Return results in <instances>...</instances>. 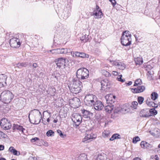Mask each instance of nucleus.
<instances>
[{
  "label": "nucleus",
  "mask_w": 160,
  "mask_h": 160,
  "mask_svg": "<svg viewBox=\"0 0 160 160\" xmlns=\"http://www.w3.org/2000/svg\"><path fill=\"white\" fill-rule=\"evenodd\" d=\"M158 97V93L155 92H152L151 95V99L153 100H156Z\"/></svg>",
  "instance_id": "nucleus-37"
},
{
  "label": "nucleus",
  "mask_w": 160,
  "mask_h": 160,
  "mask_svg": "<svg viewBox=\"0 0 160 160\" xmlns=\"http://www.w3.org/2000/svg\"><path fill=\"white\" fill-rule=\"evenodd\" d=\"M122 75H119L118 76L117 78V79L118 81H120L122 82H123L125 81V80L124 79H122Z\"/></svg>",
  "instance_id": "nucleus-44"
},
{
  "label": "nucleus",
  "mask_w": 160,
  "mask_h": 160,
  "mask_svg": "<svg viewBox=\"0 0 160 160\" xmlns=\"http://www.w3.org/2000/svg\"><path fill=\"white\" fill-rule=\"evenodd\" d=\"M140 140L139 138L138 137H136L133 138L132 142L134 143H136L138 141Z\"/></svg>",
  "instance_id": "nucleus-45"
},
{
  "label": "nucleus",
  "mask_w": 160,
  "mask_h": 160,
  "mask_svg": "<svg viewBox=\"0 0 160 160\" xmlns=\"http://www.w3.org/2000/svg\"><path fill=\"white\" fill-rule=\"evenodd\" d=\"M122 44L124 46H128L131 44V38L130 36L126 37V36L122 35L121 38Z\"/></svg>",
  "instance_id": "nucleus-11"
},
{
  "label": "nucleus",
  "mask_w": 160,
  "mask_h": 160,
  "mask_svg": "<svg viewBox=\"0 0 160 160\" xmlns=\"http://www.w3.org/2000/svg\"><path fill=\"white\" fill-rule=\"evenodd\" d=\"M150 113L153 115H156L157 114V111L155 108H152L149 110Z\"/></svg>",
  "instance_id": "nucleus-40"
},
{
  "label": "nucleus",
  "mask_w": 160,
  "mask_h": 160,
  "mask_svg": "<svg viewBox=\"0 0 160 160\" xmlns=\"http://www.w3.org/2000/svg\"><path fill=\"white\" fill-rule=\"evenodd\" d=\"M89 74V71L87 69L85 68H81L77 71L76 76L79 80H84L88 78Z\"/></svg>",
  "instance_id": "nucleus-2"
},
{
  "label": "nucleus",
  "mask_w": 160,
  "mask_h": 160,
  "mask_svg": "<svg viewBox=\"0 0 160 160\" xmlns=\"http://www.w3.org/2000/svg\"><path fill=\"white\" fill-rule=\"evenodd\" d=\"M71 54L74 57H79L80 56V52H71Z\"/></svg>",
  "instance_id": "nucleus-39"
},
{
  "label": "nucleus",
  "mask_w": 160,
  "mask_h": 160,
  "mask_svg": "<svg viewBox=\"0 0 160 160\" xmlns=\"http://www.w3.org/2000/svg\"><path fill=\"white\" fill-rule=\"evenodd\" d=\"M7 137V135L6 134L0 131V138H5Z\"/></svg>",
  "instance_id": "nucleus-49"
},
{
  "label": "nucleus",
  "mask_w": 160,
  "mask_h": 160,
  "mask_svg": "<svg viewBox=\"0 0 160 160\" xmlns=\"http://www.w3.org/2000/svg\"><path fill=\"white\" fill-rule=\"evenodd\" d=\"M8 150L10 152L13 153L15 155L19 156L20 154V152L16 150L13 147H10L9 148Z\"/></svg>",
  "instance_id": "nucleus-21"
},
{
  "label": "nucleus",
  "mask_w": 160,
  "mask_h": 160,
  "mask_svg": "<svg viewBox=\"0 0 160 160\" xmlns=\"http://www.w3.org/2000/svg\"><path fill=\"white\" fill-rule=\"evenodd\" d=\"M150 133L156 138L160 137V130L158 128H155L153 131H149Z\"/></svg>",
  "instance_id": "nucleus-18"
},
{
  "label": "nucleus",
  "mask_w": 160,
  "mask_h": 160,
  "mask_svg": "<svg viewBox=\"0 0 160 160\" xmlns=\"http://www.w3.org/2000/svg\"><path fill=\"white\" fill-rule=\"evenodd\" d=\"M140 83V80L139 79H137L134 82V86H137L138 84H139Z\"/></svg>",
  "instance_id": "nucleus-50"
},
{
  "label": "nucleus",
  "mask_w": 160,
  "mask_h": 160,
  "mask_svg": "<svg viewBox=\"0 0 160 160\" xmlns=\"http://www.w3.org/2000/svg\"><path fill=\"white\" fill-rule=\"evenodd\" d=\"M102 12L101 10H94L93 14L97 17V18H101L102 15Z\"/></svg>",
  "instance_id": "nucleus-23"
},
{
  "label": "nucleus",
  "mask_w": 160,
  "mask_h": 160,
  "mask_svg": "<svg viewBox=\"0 0 160 160\" xmlns=\"http://www.w3.org/2000/svg\"><path fill=\"white\" fill-rule=\"evenodd\" d=\"M89 55L87 54H86L84 52H80V56L79 57L82 58H88Z\"/></svg>",
  "instance_id": "nucleus-41"
},
{
  "label": "nucleus",
  "mask_w": 160,
  "mask_h": 160,
  "mask_svg": "<svg viewBox=\"0 0 160 160\" xmlns=\"http://www.w3.org/2000/svg\"><path fill=\"white\" fill-rule=\"evenodd\" d=\"M122 35H123L124 36H126V37H129V36H130V37H131V34H129V32L128 31H125L124 32H123L122 34Z\"/></svg>",
  "instance_id": "nucleus-43"
},
{
  "label": "nucleus",
  "mask_w": 160,
  "mask_h": 160,
  "mask_svg": "<svg viewBox=\"0 0 160 160\" xmlns=\"http://www.w3.org/2000/svg\"><path fill=\"white\" fill-rule=\"evenodd\" d=\"M122 110L123 111L126 112H130V109L129 108V105L128 104H125V106L122 108Z\"/></svg>",
  "instance_id": "nucleus-29"
},
{
  "label": "nucleus",
  "mask_w": 160,
  "mask_h": 160,
  "mask_svg": "<svg viewBox=\"0 0 160 160\" xmlns=\"http://www.w3.org/2000/svg\"><path fill=\"white\" fill-rule=\"evenodd\" d=\"M115 96L111 94H108L105 96V98L107 101V103L108 104H113L115 102Z\"/></svg>",
  "instance_id": "nucleus-14"
},
{
  "label": "nucleus",
  "mask_w": 160,
  "mask_h": 160,
  "mask_svg": "<svg viewBox=\"0 0 160 160\" xmlns=\"http://www.w3.org/2000/svg\"><path fill=\"white\" fill-rule=\"evenodd\" d=\"M87 157L85 153L81 154L78 158V160H87Z\"/></svg>",
  "instance_id": "nucleus-32"
},
{
  "label": "nucleus",
  "mask_w": 160,
  "mask_h": 160,
  "mask_svg": "<svg viewBox=\"0 0 160 160\" xmlns=\"http://www.w3.org/2000/svg\"><path fill=\"white\" fill-rule=\"evenodd\" d=\"M103 135H104L106 137H107L108 135V133L106 131H104L103 132Z\"/></svg>",
  "instance_id": "nucleus-56"
},
{
  "label": "nucleus",
  "mask_w": 160,
  "mask_h": 160,
  "mask_svg": "<svg viewBox=\"0 0 160 160\" xmlns=\"http://www.w3.org/2000/svg\"><path fill=\"white\" fill-rule=\"evenodd\" d=\"M31 112H32L33 113V117L34 122L35 124H38L39 123L41 119H42L41 112L38 110L34 109L31 111Z\"/></svg>",
  "instance_id": "nucleus-6"
},
{
  "label": "nucleus",
  "mask_w": 160,
  "mask_h": 160,
  "mask_svg": "<svg viewBox=\"0 0 160 160\" xmlns=\"http://www.w3.org/2000/svg\"><path fill=\"white\" fill-rule=\"evenodd\" d=\"M112 74L114 75L117 76L118 74V73L117 72L113 71L112 72Z\"/></svg>",
  "instance_id": "nucleus-59"
},
{
  "label": "nucleus",
  "mask_w": 160,
  "mask_h": 160,
  "mask_svg": "<svg viewBox=\"0 0 160 160\" xmlns=\"http://www.w3.org/2000/svg\"><path fill=\"white\" fill-rule=\"evenodd\" d=\"M57 132L58 134H59L60 136L62 138H64V136H65V135H64L62 133L61 130H57Z\"/></svg>",
  "instance_id": "nucleus-48"
},
{
  "label": "nucleus",
  "mask_w": 160,
  "mask_h": 160,
  "mask_svg": "<svg viewBox=\"0 0 160 160\" xmlns=\"http://www.w3.org/2000/svg\"><path fill=\"white\" fill-rule=\"evenodd\" d=\"M131 91L133 93H137L140 92V86H138L137 88H131Z\"/></svg>",
  "instance_id": "nucleus-35"
},
{
  "label": "nucleus",
  "mask_w": 160,
  "mask_h": 160,
  "mask_svg": "<svg viewBox=\"0 0 160 160\" xmlns=\"http://www.w3.org/2000/svg\"><path fill=\"white\" fill-rule=\"evenodd\" d=\"M108 105L104 107L105 110L109 113H110L111 111L113 110L114 113H117L118 112L119 110V109L117 110L116 109V107L114 104H107Z\"/></svg>",
  "instance_id": "nucleus-13"
},
{
  "label": "nucleus",
  "mask_w": 160,
  "mask_h": 160,
  "mask_svg": "<svg viewBox=\"0 0 160 160\" xmlns=\"http://www.w3.org/2000/svg\"><path fill=\"white\" fill-rule=\"evenodd\" d=\"M96 97L93 94H89L86 96L84 99V102L88 106H91L94 104L97 100Z\"/></svg>",
  "instance_id": "nucleus-4"
},
{
  "label": "nucleus",
  "mask_w": 160,
  "mask_h": 160,
  "mask_svg": "<svg viewBox=\"0 0 160 160\" xmlns=\"http://www.w3.org/2000/svg\"><path fill=\"white\" fill-rule=\"evenodd\" d=\"M36 158L35 157H30L28 158V160H36Z\"/></svg>",
  "instance_id": "nucleus-58"
},
{
  "label": "nucleus",
  "mask_w": 160,
  "mask_h": 160,
  "mask_svg": "<svg viewBox=\"0 0 160 160\" xmlns=\"http://www.w3.org/2000/svg\"><path fill=\"white\" fill-rule=\"evenodd\" d=\"M120 136V135L118 134H114L109 139V140L112 141L115 139L120 138V137H119Z\"/></svg>",
  "instance_id": "nucleus-36"
},
{
  "label": "nucleus",
  "mask_w": 160,
  "mask_h": 160,
  "mask_svg": "<svg viewBox=\"0 0 160 160\" xmlns=\"http://www.w3.org/2000/svg\"><path fill=\"white\" fill-rule=\"evenodd\" d=\"M69 103L71 105V107L74 108L78 107L80 106L81 103L80 99L77 97L70 99Z\"/></svg>",
  "instance_id": "nucleus-9"
},
{
  "label": "nucleus",
  "mask_w": 160,
  "mask_h": 160,
  "mask_svg": "<svg viewBox=\"0 0 160 160\" xmlns=\"http://www.w3.org/2000/svg\"><path fill=\"white\" fill-rule=\"evenodd\" d=\"M80 40L82 42L85 43L88 42H90L91 39L88 35L85 34L80 38Z\"/></svg>",
  "instance_id": "nucleus-20"
},
{
  "label": "nucleus",
  "mask_w": 160,
  "mask_h": 160,
  "mask_svg": "<svg viewBox=\"0 0 160 160\" xmlns=\"http://www.w3.org/2000/svg\"><path fill=\"white\" fill-rule=\"evenodd\" d=\"M73 83L72 85L71 91L73 93L77 94L80 92L82 88V83L79 80L73 79Z\"/></svg>",
  "instance_id": "nucleus-3"
},
{
  "label": "nucleus",
  "mask_w": 160,
  "mask_h": 160,
  "mask_svg": "<svg viewBox=\"0 0 160 160\" xmlns=\"http://www.w3.org/2000/svg\"><path fill=\"white\" fill-rule=\"evenodd\" d=\"M9 43L11 47L14 48H19L21 45V42L19 39L15 38L10 39Z\"/></svg>",
  "instance_id": "nucleus-10"
},
{
  "label": "nucleus",
  "mask_w": 160,
  "mask_h": 160,
  "mask_svg": "<svg viewBox=\"0 0 160 160\" xmlns=\"http://www.w3.org/2000/svg\"><path fill=\"white\" fill-rule=\"evenodd\" d=\"M110 1L111 2L113 6L114 7L116 3L115 0H110Z\"/></svg>",
  "instance_id": "nucleus-53"
},
{
  "label": "nucleus",
  "mask_w": 160,
  "mask_h": 160,
  "mask_svg": "<svg viewBox=\"0 0 160 160\" xmlns=\"http://www.w3.org/2000/svg\"><path fill=\"white\" fill-rule=\"evenodd\" d=\"M138 105V103L137 102L133 101L132 102V104L130 106L129 105V108L130 109H136L137 108Z\"/></svg>",
  "instance_id": "nucleus-30"
},
{
  "label": "nucleus",
  "mask_w": 160,
  "mask_h": 160,
  "mask_svg": "<svg viewBox=\"0 0 160 160\" xmlns=\"http://www.w3.org/2000/svg\"><path fill=\"white\" fill-rule=\"evenodd\" d=\"M146 103L147 104V105L149 107H151L152 106V101H148V100H147L146 101Z\"/></svg>",
  "instance_id": "nucleus-51"
},
{
  "label": "nucleus",
  "mask_w": 160,
  "mask_h": 160,
  "mask_svg": "<svg viewBox=\"0 0 160 160\" xmlns=\"http://www.w3.org/2000/svg\"><path fill=\"white\" fill-rule=\"evenodd\" d=\"M150 145L146 142L142 141L141 142V146L143 148H148Z\"/></svg>",
  "instance_id": "nucleus-27"
},
{
  "label": "nucleus",
  "mask_w": 160,
  "mask_h": 160,
  "mask_svg": "<svg viewBox=\"0 0 160 160\" xmlns=\"http://www.w3.org/2000/svg\"><path fill=\"white\" fill-rule=\"evenodd\" d=\"M12 128L13 130L17 129L18 130L22 133H23L24 130H25V129L23 128L22 126L17 124H14L12 126Z\"/></svg>",
  "instance_id": "nucleus-19"
},
{
  "label": "nucleus",
  "mask_w": 160,
  "mask_h": 160,
  "mask_svg": "<svg viewBox=\"0 0 160 160\" xmlns=\"http://www.w3.org/2000/svg\"><path fill=\"white\" fill-rule=\"evenodd\" d=\"M101 73L102 74L106 77H109L111 76L110 74L107 71L105 70H102Z\"/></svg>",
  "instance_id": "nucleus-38"
},
{
  "label": "nucleus",
  "mask_w": 160,
  "mask_h": 160,
  "mask_svg": "<svg viewBox=\"0 0 160 160\" xmlns=\"http://www.w3.org/2000/svg\"><path fill=\"white\" fill-rule=\"evenodd\" d=\"M101 85L102 88H104L105 86H107L109 83L107 80H103L101 81Z\"/></svg>",
  "instance_id": "nucleus-34"
},
{
  "label": "nucleus",
  "mask_w": 160,
  "mask_h": 160,
  "mask_svg": "<svg viewBox=\"0 0 160 160\" xmlns=\"http://www.w3.org/2000/svg\"><path fill=\"white\" fill-rule=\"evenodd\" d=\"M14 98L13 93L9 90L3 91L0 96V101L5 103L10 102Z\"/></svg>",
  "instance_id": "nucleus-1"
},
{
  "label": "nucleus",
  "mask_w": 160,
  "mask_h": 160,
  "mask_svg": "<svg viewBox=\"0 0 160 160\" xmlns=\"http://www.w3.org/2000/svg\"><path fill=\"white\" fill-rule=\"evenodd\" d=\"M144 68H145L147 72L150 70H152V69L153 68V67L150 65L148 64V63H145L144 65Z\"/></svg>",
  "instance_id": "nucleus-28"
},
{
  "label": "nucleus",
  "mask_w": 160,
  "mask_h": 160,
  "mask_svg": "<svg viewBox=\"0 0 160 160\" xmlns=\"http://www.w3.org/2000/svg\"><path fill=\"white\" fill-rule=\"evenodd\" d=\"M0 125L2 128L5 130L9 129L11 127L10 122L6 118H2L1 119L0 122Z\"/></svg>",
  "instance_id": "nucleus-7"
},
{
  "label": "nucleus",
  "mask_w": 160,
  "mask_h": 160,
  "mask_svg": "<svg viewBox=\"0 0 160 160\" xmlns=\"http://www.w3.org/2000/svg\"><path fill=\"white\" fill-rule=\"evenodd\" d=\"M99 7L97 5L96 6V9L94 10H101L100 9H99Z\"/></svg>",
  "instance_id": "nucleus-62"
},
{
  "label": "nucleus",
  "mask_w": 160,
  "mask_h": 160,
  "mask_svg": "<svg viewBox=\"0 0 160 160\" xmlns=\"http://www.w3.org/2000/svg\"><path fill=\"white\" fill-rule=\"evenodd\" d=\"M52 54L55 55H57L58 54H64L68 53V51L66 48H58L57 49H52L50 50Z\"/></svg>",
  "instance_id": "nucleus-15"
},
{
  "label": "nucleus",
  "mask_w": 160,
  "mask_h": 160,
  "mask_svg": "<svg viewBox=\"0 0 160 160\" xmlns=\"http://www.w3.org/2000/svg\"><path fill=\"white\" fill-rule=\"evenodd\" d=\"M145 89V87L144 86H141V92H143Z\"/></svg>",
  "instance_id": "nucleus-55"
},
{
  "label": "nucleus",
  "mask_w": 160,
  "mask_h": 160,
  "mask_svg": "<svg viewBox=\"0 0 160 160\" xmlns=\"http://www.w3.org/2000/svg\"><path fill=\"white\" fill-rule=\"evenodd\" d=\"M39 139L37 137H35L34 138H32V139H31V142H34L36 141L37 140H39Z\"/></svg>",
  "instance_id": "nucleus-52"
},
{
  "label": "nucleus",
  "mask_w": 160,
  "mask_h": 160,
  "mask_svg": "<svg viewBox=\"0 0 160 160\" xmlns=\"http://www.w3.org/2000/svg\"><path fill=\"white\" fill-rule=\"evenodd\" d=\"M109 61L113 66H116V68L119 69L123 70L125 68L126 66L122 62H120L119 60H109Z\"/></svg>",
  "instance_id": "nucleus-8"
},
{
  "label": "nucleus",
  "mask_w": 160,
  "mask_h": 160,
  "mask_svg": "<svg viewBox=\"0 0 160 160\" xmlns=\"http://www.w3.org/2000/svg\"><path fill=\"white\" fill-rule=\"evenodd\" d=\"M106 155L102 153L98 155L97 160H104L105 159Z\"/></svg>",
  "instance_id": "nucleus-33"
},
{
  "label": "nucleus",
  "mask_w": 160,
  "mask_h": 160,
  "mask_svg": "<svg viewBox=\"0 0 160 160\" xmlns=\"http://www.w3.org/2000/svg\"><path fill=\"white\" fill-rule=\"evenodd\" d=\"M148 109L147 108H145L141 111V112L144 113V114H142V117H148L150 116L149 113L148 112Z\"/></svg>",
  "instance_id": "nucleus-25"
},
{
  "label": "nucleus",
  "mask_w": 160,
  "mask_h": 160,
  "mask_svg": "<svg viewBox=\"0 0 160 160\" xmlns=\"http://www.w3.org/2000/svg\"><path fill=\"white\" fill-rule=\"evenodd\" d=\"M54 132L52 130H50L48 131L46 133V135L48 136H52V134L54 133Z\"/></svg>",
  "instance_id": "nucleus-46"
},
{
  "label": "nucleus",
  "mask_w": 160,
  "mask_h": 160,
  "mask_svg": "<svg viewBox=\"0 0 160 160\" xmlns=\"http://www.w3.org/2000/svg\"><path fill=\"white\" fill-rule=\"evenodd\" d=\"M93 105L94 109L97 111L101 110L104 107V105L102 102L100 101H97V100L95 101Z\"/></svg>",
  "instance_id": "nucleus-17"
},
{
  "label": "nucleus",
  "mask_w": 160,
  "mask_h": 160,
  "mask_svg": "<svg viewBox=\"0 0 160 160\" xmlns=\"http://www.w3.org/2000/svg\"><path fill=\"white\" fill-rule=\"evenodd\" d=\"M132 83V81H129L128 83H127V84L128 86H130L131 85Z\"/></svg>",
  "instance_id": "nucleus-63"
},
{
  "label": "nucleus",
  "mask_w": 160,
  "mask_h": 160,
  "mask_svg": "<svg viewBox=\"0 0 160 160\" xmlns=\"http://www.w3.org/2000/svg\"><path fill=\"white\" fill-rule=\"evenodd\" d=\"M81 111L83 118H90V112H89L84 109L82 110Z\"/></svg>",
  "instance_id": "nucleus-22"
},
{
  "label": "nucleus",
  "mask_w": 160,
  "mask_h": 160,
  "mask_svg": "<svg viewBox=\"0 0 160 160\" xmlns=\"http://www.w3.org/2000/svg\"><path fill=\"white\" fill-rule=\"evenodd\" d=\"M133 160H140V158L136 157L134 158Z\"/></svg>",
  "instance_id": "nucleus-64"
},
{
  "label": "nucleus",
  "mask_w": 160,
  "mask_h": 160,
  "mask_svg": "<svg viewBox=\"0 0 160 160\" xmlns=\"http://www.w3.org/2000/svg\"><path fill=\"white\" fill-rule=\"evenodd\" d=\"M151 107H153L154 108H157L158 107V105L156 103H155L153 102H152V104Z\"/></svg>",
  "instance_id": "nucleus-54"
},
{
  "label": "nucleus",
  "mask_w": 160,
  "mask_h": 160,
  "mask_svg": "<svg viewBox=\"0 0 160 160\" xmlns=\"http://www.w3.org/2000/svg\"><path fill=\"white\" fill-rule=\"evenodd\" d=\"M66 62V59L62 58L56 59L55 61L57 67L59 68L62 67H64L65 66Z\"/></svg>",
  "instance_id": "nucleus-12"
},
{
  "label": "nucleus",
  "mask_w": 160,
  "mask_h": 160,
  "mask_svg": "<svg viewBox=\"0 0 160 160\" xmlns=\"http://www.w3.org/2000/svg\"><path fill=\"white\" fill-rule=\"evenodd\" d=\"M143 101L144 98L143 97H141V104L142 103Z\"/></svg>",
  "instance_id": "nucleus-61"
},
{
  "label": "nucleus",
  "mask_w": 160,
  "mask_h": 160,
  "mask_svg": "<svg viewBox=\"0 0 160 160\" xmlns=\"http://www.w3.org/2000/svg\"><path fill=\"white\" fill-rule=\"evenodd\" d=\"M47 112L49 114V118H48L47 119V122H46L45 121H44V120H43V119H44V118H43V117H42V122L44 124V125H46L47 123V122H48L49 121H50V119H49V118L51 117V113L50 112Z\"/></svg>",
  "instance_id": "nucleus-42"
},
{
  "label": "nucleus",
  "mask_w": 160,
  "mask_h": 160,
  "mask_svg": "<svg viewBox=\"0 0 160 160\" xmlns=\"http://www.w3.org/2000/svg\"><path fill=\"white\" fill-rule=\"evenodd\" d=\"M32 67L35 68L38 67V65L36 63H34L32 65Z\"/></svg>",
  "instance_id": "nucleus-60"
},
{
  "label": "nucleus",
  "mask_w": 160,
  "mask_h": 160,
  "mask_svg": "<svg viewBox=\"0 0 160 160\" xmlns=\"http://www.w3.org/2000/svg\"><path fill=\"white\" fill-rule=\"evenodd\" d=\"M6 81L5 77L3 78L2 76H0V87L3 86V84Z\"/></svg>",
  "instance_id": "nucleus-31"
},
{
  "label": "nucleus",
  "mask_w": 160,
  "mask_h": 160,
  "mask_svg": "<svg viewBox=\"0 0 160 160\" xmlns=\"http://www.w3.org/2000/svg\"><path fill=\"white\" fill-rule=\"evenodd\" d=\"M97 137L95 134L91 133L90 134L86 133L85 137L83 138L82 142H88V140L92 141V139H95Z\"/></svg>",
  "instance_id": "nucleus-16"
},
{
  "label": "nucleus",
  "mask_w": 160,
  "mask_h": 160,
  "mask_svg": "<svg viewBox=\"0 0 160 160\" xmlns=\"http://www.w3.org/2000/svg\"><path fill=\"white\" fill-rule=\"evenodd\" d=\"M81 116L77 113H73L72 115V119L73 122V126L77 128L81 122L82 121Z\"/></svg>",
  "instance_id": "nucleus-5"
},
{
  "label": "nucleus",
  "mask_w": 160,
  "mask_h": 160,
  "mask_svg": "<svg viewBox=\"0 0 160 160\" xmlns=\"http://www.w3.org/2000/svg\"><path fill=\"white\" fill-rule=\"evenodd\" d=\"M4 147L2 145H0V151L3 150L4 149Z\"/></svg>",
  "instance_id": "nucleus-57"
},
{
  "label": "nucleus",
  "mask_w": 160,
  "mask_h": 160,
  "mask_svg": "<svg viewBox=\"0 0 160 160\" xmlns=\"http://www.w3.org/2000/svg\"><path fill=\"white\" fill-rule=\"evenodd\" d=\"M28 64V63L26 62L18 63L16 64V66L19 68H21L22 67H26Z\"/></svg>",
  "instance_id": "nucleus-26"
},
{
  "label": "nucleus",
  "mask_w": 160,
  "mask_h": 160,
  "mask_svg": "<svg viewBox=\"0 0 160 160\" xmlns=\"http://www.w3.org/2000/svg\"><path fill=\"white\" fill-rule=\"evenodd\" d=\"M134 61L136 65L140 64V58H139L138 57L135 58Z\"/></svg>",
  "instance_id": "nucleus-47"
},
{
  "label": "nucleus",
  "mask_w": 160,
  "mask_h": 160,
  "mask_svg": "<svg viewBox=\"0 0 160 160\" xmlns=\"http://www.w3.org/2000/svg\"><path fill=\"white\" fill-rule=\"evenodd\" d=\"M154 72L153 70H150L147 72V76L149 80H151L153 79Z\"/></svg>",
  "instance_id": "nucleus-24"
}]
</instances>
